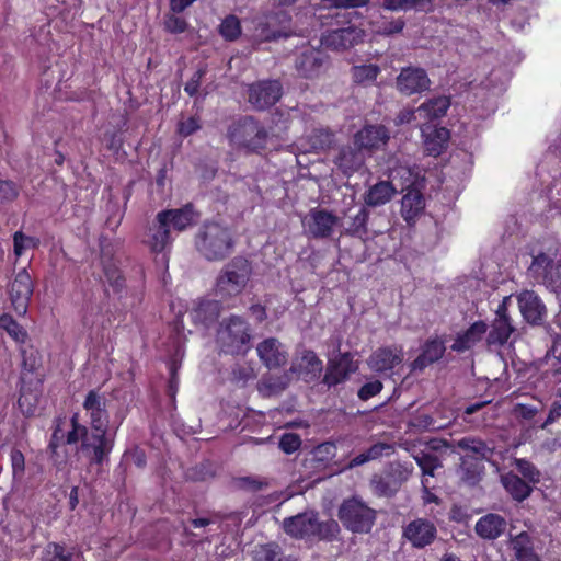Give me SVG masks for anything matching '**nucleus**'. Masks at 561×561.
Segmentation results:
<instances>
[{
  "mask_svg": "<svg viewBox=\"0 0 561 561\" xmlns=\"http://www.w3.org/2000/svg\"><path fill=\"white\" fill-rule=\"evenodd\" d=\"M237 242L238 237L231 228L215 221L204 222L194 238L196 251L208 262H219L230 256Z\"/></svg>",
  "mask_w": 561,
  "mask_h": 561,
  "instance_id": "nucleus-1",
  "label": "nucleus"
},
{
  "mask_svg": "<svg viewBox=\"0 0 561 561\" xmlns=\"http://www.w3.org/2000/svg\"><path fill=\"white\" fill-rule=\"evenodd\" d=\"M323 370L322 360L312 351H302L293 362L290 370L274 379L268 378L259 385V390L264 396H272L284 390L295 374L298 378L309 382L316 380Z\"/></svg>",
  "mask_w": 561,
  "mask_h": 561,
  "instance_id": "nucleus-2",
  "label": "nucleus"
},
{
  "mask_svg": "<svg viewBox=\"0 0 561 561\" xmlns=\"http://www.w3.org/2000/svg\"><path fill=\"white\" fill-rule=\"evenodd\" d=\"M283 529L287 535L294 538H327L339 530V525L334 520L321 523L317 513L307 511L285 518L283 520Z\"/></svg>",
  "mask_w": 561,
  "mask_h": 561,
  "instance_id": "nucleus-3",
  "label": "nucleus"
},
{
  "mask_svg": "<svg viewBox=\"0 0 561 561\" xmlns=\"http://www.w3.org/2000/svg\"><path fill=\"white\" fill-rule=\"evenodd\" d=\"M115 445V433L108 427L87 426L83 428V439L80 451L91 466H102L107 462Z\"/></svg>",
  "mask_w": 561,
  "mask_h": 561,
  "instance_id": "nucleus-4",
  "label": "nucleus"
},
{
  "mask_svg": "<svg viewBox=\"0 0 561 561\" xmlns=\"http://www.w3.org/2000/svg\"><path fill=\"white\" fill-rule=\"evenodd\" d=\"M245 288V256H234L219 272L215 294L221 300L236 297Z\"/></svg>",
  "mask_w": 561,
  "mask_h": 561,
  "instance_id": "nucleus-5",
  "label": "nucleus"
},
{
  "mask_svg": "<svg viewBox=\"0 0 561 561\" xmlns=\"http://www.w3.org/2000/svg\"><path fill=\"white\" fill-rule=\"evenodd\" d=\"M217 343L220 352L243 357L245 354V319L237 314L224 318L217 330Z\"/></svg>",
  "mask_w": 561,
  "mask_h": 561,
  "instance_id": "nucleus-6",
  "label": "nucleus"
},
{
  "mask_svg": "<svg viewBox=\"0 0 561 561\" xmlns=\"http://www.w3.org/2000/svg\"><path fill=\"white\" fill-rule=\"evenodd\" d=\"M558 250L534 255L528 272L538 283L554 293H561V261H554Z\"/></svg>",
  "mask_w": 561,
  "mask_h": 561,
  "instance_id": "nucleus-7",
  "label": "nucleus"
},
{
  "mask_svg": "<svg viewBox=\"0 0 561 561\" xmlns=\"http://www.w3.org/2000/svg\"><path fill=\"white\" fill-rule=\"evenodd\" d=\"M20 354L22 363L20 371V397L18 399V403L19 407L23 409L26 391L31 390L34 382H36V385H42L43 382V376L39 374L43 362L39 351L33 345L21 346ZM22 411L26 414H31L33 412L32 409Z\"/></svg>",
  "mask_w": 561,
  "mask_h": 561,
  "instance_id": "nucleus-8",
  "label": "nucleus"
},
{
  "mask_svg": "<svg viewBox=\"0 0 561 561\" xmlns=\"http://www.w3.org/2000/svg\"><path fill=\"white\" fill-rule=\"evenodd\" d=\"M339 518L353 533H368L375 523L376 514L363 501L352 497L341 504Z\"/></svg>",
  "mask_w": 561,
  "mask_h": 561,
  "instance_id": "nucleus-9",
  "label": "nucleus"
},
{
  "mask_svg": "<svg viewBox=\"0 0 561 561\" xmlns=\"http://www.w3.org/2000/svg\"><path fill=\"white\" fill-rule=\"evenodd\" d=\"M33 291L34 285L31 275L26 268H22L14 276L9 289L12 307L19 316L26 313Z\"/></svg>",
  "mask_w": 561,
  "mask_h": 561,
  "instance_id": "nucleus-10",
  "label": "nucleus"
},
{
  "mask_svg": "<svg viewBox=\"0 0 561 561\" xmlns=\"http://www.w3.org/2000/svg\"><path fill=\"white\" fill-rule=\"evenodd\" d=\"M340 218L325 209L313 208L304 220L307 232L317 239L332 237Z\"/></svg>",
  "mask_w": 561,
  "mask_h": 561,
  "instance_id": "nucleus-11",
  "label": "nucleus"
},
{
  "mask_svg": "<svg viewBox=\"0 0 561 561\" xmlns=\"http://www.w3.org/2000/svg\"><path fill=\"white\" fill-rule=\"evenodd\" d=\"M144 243L150 249L157 257L161 255L162 264L167 267L169 262V252L172 247L171 230L164 222H158L157 217L148 228Z\"/></svg>",
  "mask_w": 561,
  "mask_h": 561,
  "instance_id": "nucleus-12",
  "label": "nucleus"
},
{
  "mask_svg": "<svg viewBox=\"0 0 561 561\" xmlns=\"http://www.w3.org/2000/svg\"><path fill=\"white\" fill-rule=\"evenodd\" d=\"M82 408L89 419V426L108 427L110 412L107 410V399L100 388L88 391L82 402Z\"/></svg>",
  "mask_w": 561,
  "mask_h": 561,
  "instance_id": "nucleus-13",
  "label": "nucleus"
},
{
  "mask_svg": "<svg viewBox=\"0 0 561 561\" xmlns=\"http://www.w3.org/2000/svg\"><path fill=\"white\" fill-rule=\"evenodd\" d=\"M282 96V84L277 80L260 81L250 87L248 101L257 110L274 105Z\"/></svg>",
  "mask_w": 561,
  "mask_h": 561,
  "instance_id": "nucleus-14",
  "label": "nucleus"
},
{
  "mask_svg": "<svg viewBox=\"0 0 561 561\" xmlns=\"http://www.w3.org/2000/svg\"><path fill=\"white\" fill-rule=\"evenodd\" d=\"M431 80L423 68L407 67L401 69L396 80L398 91L412 95L428 90Z\"/></svg>",
  "mask_w": 561,
  "mask_h": 561,
  "instance_id": "nucleus-15",
  "label": "nucleus"
},
{
  "mask_svg": "<svg viewBox=\"0 0 561 561\" xmlns=\"http://www.w3.org/2000/svg\"><path fill=\"white\" fill-rule=\"evenodd\" d=\"M198 219V213L194 209L193 204L188 203L180 208L164 209L157 214L158 222L168 225L175 231H184L194 226Z\"/></svg>",
  "mask_w": 561,
  "mask_h": 561,
  "instance_id": "nucleus-16",
  "label": "nucleus"
},
{
  "mask_svg": "<svg viewBox=\"0 0 561 561\" xmlns=\"http://www.w3.org/2000/svg\"><path fill=\"white\" fill-rule=\"evenodd\" d=\"M290 19L287 13L279 12L265 16L255 28L254 37L259 41H271L282 36H288Z\"/></svg>",
  "mask_w": 561,
  "mask_h": 561,
  "instance_id": "nucleus-17",
  "label": "nucleus"
},
{
  "mask_svg": "<svg viewBox=\"0 0 561 561\" xmlns=\"http://www.w3.org/2000/svg\"><path fill=\"white\" fill-rule=\"evenodd\" d=\"M260 360L268 368H278L287 363L288 352L285 345L275 337H267L256 346Z\"/></svg>",
  "mask_w": 561,
  "mask_h": 561,
  "instance_id": "nucleus-18",
  "label": "nucleus"
},
{
  "mask_svg": "<svg viewBox=\"0 0 561 561\" xmlns=\"http://www.w3.org/2000/svg\"><path fill=\"white\" fill-rule=\"evenodd\" d=\"M364 32L356 27H345L327 32L321 45L333 50H344L362 42Z\"/></svg>",
  "mask_w": 561,
  "mask_h": 561,
  "instance_id": "nucleus-19",
  "label": "nucleus"
},
{
  "mask_svg": "<svg viewBox=\"0 0 561 561\" xmlns=\"http://www.w3.org/2000/svg\"><path fill=\"white\" fill-rule=\"evenodd\" d=\"M390 139L389 131L382 125H366L354 135V146L365 151L381 149Z\"/></svg>",
  "mask_w": 561,
  "mask_h": 561,
  "instance_id": "nucleus-20",
  "label": "nucleus"
},
{
  "mask_svg": "<svg viewBox=\"0 0 561 561\" xmlns=\"http://www.w3.org/2000/svg\"><path fill=\"white\" fill-rule=\"evenodd\" d=\"M357 367V364L353 360L350 353L341 354L339 357L329 360L323 382L329 387L341 383L345 381L352 373H355Z\"/></svg>",
  "mask_w": 561,
  "mask_h": 561,
  "instance_id": "nucleus-21",
  "label": "nucleus"
},
{
  "mask_svg": "<svg viewBox=\"0 0 561 561\" xmlns=\"http://www.w3.org/2000/svg\"><path fill=\"white\" fill-rule=\"evenodd\" d=\"M506 299L507 298L499 305L496 317L493 320L491 330L488 334L486 342L490 346L504 345L514 331L511 319L507 314Z\"/></svg>",
  "mask_w": 561,
  "mask_h": 561,
  "instance_id": "nucleus-22",
  "label": "nucleus"
},
{
  "mask_svg": "<svg viewBox=\"0 0 561 561\" xmlns=\"http://www.w3.org/2000/svg\"><path fill=\"white\" fill-rule=\"evenodd\" d=\"M518 306L527 322L539 324L547 314V308L534 290H523L517 296Z\"/></svg>",
  "mask_w": 561,
  "mask_h": 561,
  "instance_id": "nucleus-23",
  "label": "nucleus"
},
{
  "mask_svg": "<svg viewBox=\"0 0 561 561\" xmlns=\"http://www.w3.org/2000/svg\"><path fill=\"white\" fill-rule=\"evenodd\" d=\"M325 58L322 51L314 48H306L297 57L295 68L298 75L306 79H313L320 76Z\"/></svg>",
  "mask_w": 561,
  "mask_h": 561,
  "instance_id": "nucleus-24",
  "label": "nucleus"
},
{
  "mask_svg": "<svg viewBox=\"0 0 561 561\" xmlns=\"http://www.w3.org/2000/svg\"><path fill=\"white\" fill-rule=\"evenodd\" d=\"M436 527L424 518H417L411 522L404 528V537L416 548H423L430 545L436 537Z\"/></svg>",
  "mask_w": 561,
  "mask_h": 561,
  "instance_id": "nucleus-25",
  "label": "nucleus"
},
{
  "mask_svg": "<svg viewBox=\"0 0 561 561\" xmlns=\"http://www.w3.org/2000/svg\"><path fill=\"white\" fill-rule=\"evenodd\" d=\"M402 360V350L397 346H388L376 350L367 359V365L371 370L382 373L394 368Z\"/></svg>",
  "mask_w": 561,
  "mask_h": 561,
  "instance_id": "nucleus-26",
  "label": "nucleus"
},
{
  "mask_svg": "<svg viewBox=\"0 0 561 561\" xmlns=\"http://www.w3.org/2000/svg\"><path fill=\"white\" fill-rule=\"evenodd\" d=\"M425 210V198L416 188H408L401 198L400 214L408 225H413Z\"/></svg>",
  "mask_w": 561,
  "mask_h": 561,
  "instance_id": "nucleus-27",
  "label": "nucleus"
},
{
  "mask_svg": "<svg viewBox=\"0 0 561 561\" xmlns=\"http://www.w3.org/2000/svg\"><path fill=\"white\" fill-rule=\"evenodd\" d=\"M220 311V301L203 298L194 304L190 316L194 323L209 327L218 320Z\"/></svg>",
  "mask_w": 561,
  "mask_h": 561,
  "instance_id": "nucleus-28",
  "label": "nucleus"
},
{
  "mask_svg": "<svg viewBox=\"0 0 561 561\" xmlns=\"http://www.w3.org/2000/svg\"><path fill=\"white\" fill-rule=\"evenodd\" d=\"M424 148L428 154L437 157L447 147L449 130L445 127L425 126L422 128Z\"/></svg>",
  "mask_w": 561,
  "mask_h": 561,
  "instance_id": "nucleus-29",
  "label": "nucleus"
},
{
  "mask_svg": "<svg viewBox=\"0 0 561 561\" xmlns=\"http://www.w3.org/2000/svg\"><path fill=\"white\" fill-rule=\"evenodd\" d=\"M488 325L483 321L472 323L465 332L459 333L456 336L455 342L451 345V350L458 353L470 350L482 340Z\"/></svg>",
  "mask_w": 561,
  "mask_h": 561,
  "instance_id": "nucleus-30",
  "label": "nucleus"
},
{
  "mask_svg": "<svg viewBox=\"0 0 561 561\" xmlns=\"http://www.w3.org/2000/svg\"><path fill=\"white\" fill-rule=\"evenodd\" d=\"M365 152L359 147H344L335 158V164L346 175H350L364 164Z\"/></svg>",
  "mask_w": 561,
  "mask_h": 561,
  "instance_id": "nucleus-31",
  "label": "nucleus"
},
{
  "mask_svg": "<svg viewBox=\"0 0 561 561\" xmlns=\"http://www.w3.org/2000/svg\"><path fill=\"white\" fill-rule=\"evenodd\" d=\"M476 533L483 539L499 538L506 529V520L497 514H486L476 523Z\"/></svg>",
  "mask_w": 561,
  "mask_h": 561,
  "instance_id": "nucleus-32",
  "label": "nucleus"
},
{
  "mask_svg": "<svg viewBox=\"0 0 561 561\" xmlns=\"http://www.w3.org/2000/svg\"><path fill=\"white\" fill-rule=\"evenodd\" d=\"M397 193V188L390 181H379L368 187L364 194L367 206L378 207L390 202Z\"/></svg>",
  "mask_w": 561,
  "mask_h": 561,
  "instance_id": "nucleus-33",
  "label": "nucleus"
},
{
  "mask_svg": "<svg viewBox=\"0 0 561 561\" xmlns=\"http://www.w3.org/2000/svg\"><path fill=\"white\" fill-rule=\"evenodd\" d=\"M401 447L411 454L417 466L421 468L424 478L434 477L436 469L442 467L439 458L425 450H416L415 445L409 442L401 444Z\"/></svg>",
  "mask_w": 561,
  "mask_h": 561,
  "instance_id": "nucleus-34",
  "label": "nucleus"
},
{
  "mask_svg": "<svg viewBox=\"0 0 561 561\" xmlns=\"http://www.w3.org/2000/svg\"><path fill=\"white\" fill-rule=\"evenodd\" d=\"M501 482L511 496L518 502L524 501L531 493V486L528 482L524 481L515 473L508 472L503 474Z\"/></svg>",
  "mask_w": 561,
  "mask_h": 561,
  "instance_id": "nucleus-35",
  "label": "nucleus"
},
{
  "mask_svg": "<svg viewBox=\"0 0 561 561\" xmlns=\"http://www.w3.org/2000/svg\"><path fill=\"white\" fill-rule=\"evenodd\" d=\"M217 474V466L210 460H204L186 470L185 477L193 482H208Z\"/></svg>",
  "mask_w": 561,
  "mask_h": 561,
  "instance_id": "nucleus-36",
  "label": "nucleus"
},
{
  "mask_svg": "<svg viewBox=\"0 0 561 561\" xmlns=\"http://www.w3.org/2000/svg\"><path fill=\"white\" fill-rule=\"evenodd\" d=\"M449 105V99L445 96H439L432 99L426 103H423L422 105L419 106L416 112L423 118L434 119L445 115Z\"/></svg>",
  "mask_w": 561,
  "mask_h": 561,
  "instance_id": "nucleus-37",
  "label": "nucleus"
},
{
  "mask_svg": "<svg viewBox=\"0 0 561 561\" xmlns=\"http://www.w3.org/2000/svg\"><path fill=\"white\" fill-rule=\"evenodd\" d=\"M0 329L16 343L23 345L28 339V333L11 314L2 313L0 316Z\"/></svg>",
  "mask_w": 561,
  "mask_h": 561,
  "instance_id": "nucleus-38",
  "label": "nucleus"
},
{
  "mask_svg": "<svg viewBox=\"0 0 561 561\" xmlns=\"http://www.w3.org/2000/svg\"><path fill=\"white\" fill-rule=\"evenodd\" d=\"M103 275L115 294H122L126 288V278L118 266V262L100 265Z\"/></svg>",
  "mask_w": 561,
  "mask_h": 561,
  "instance_id": "nucleus-39",
  "label": "nucleus"
},
{
  "mask_svg": "<svg viewBox=\"0 0 561 561\" xmlns=\"http://www.w3.org/2000/svg\"><path fill=\"white\" fill-rule=\"evenodd\" d=\"M445 352V345L440 340L428 341L423 353L415 359L414 365L423 367L427 364L438 360Z\"/></svg>",
  "mask_w": 561,
  "mask_h": 561,
  "instance_id": "nucleus-40",
  "label": "nucleus"
},
{
  "mask_svg": "<svg viewBox=\"0 0 561 561\" xmlns=\"http://www.w3.org/2000/svg\"><path fill=\"white\" fill-rule=\"evenodd\" d=\"M72 556L65 543L50 541L43 548L41 561H72Z\"/></svg>",
  "mask_w": 561,
  "mask_h": 561,
  "instance_id": "nucleus-41",
  "label": "nucleus"
},
{
  "mask_svg": "<svg viewBox=\"0 0 561 561\" xmlns=\"http://www.w3.org/2000/svg\"><path fill=\"white\" fill-rule=\"evenodd\" d=\"M336 456V446L331 442H325L311 451V460L317 463V468L327 467Z\"/></svg>",
  "mask_w": 561,
  "mask_h": 561,
  "instance_id": "nucleus-42",
  "label": "nucleus"
},
{
  "mask_svg": "<svg viewBox=\"0 0 561 561\" xmlns=\"http://www.w3.org/2000/svg\"><path fill=\"white\" fill-rule=\"evenodd\" d=\"M380 73V68L374 64H364L354 66L352 68V78L356 83L360 84H369L373 83L378 75Z\"/></svg>",
  "mask_w": 561,
  "mask_h": 561,
  "instance_id": "nucleus-43",
  "label": "nucleus"
},
{
  "mask_svg": "<svg viewBox=\"0 0 561 561\" xmlns=\"http://www.w3.org/2000/svg\"><path fill=\"white\" fill-rule=\"evenodd\" d=\"M413 472V466L411 463L392 462L389 465L386 474L389 480L394 482L398 488L405 482Z\"/></svg>",
  "mask_w": 561,
  "mask_h": 561,
  "instance_id": "nucleus-44",
  "label": "nucleus"
},
{
  "mask_svg": "<svg viewBox=\"0 0 561 561\" xmlns=\"http://www.w3.org/2000/svg\"><path fill=\"white\" fill-rule=\"evenodd\" d=\"M253 561H294L290 557H280L278 547L264 545L253 550Z\"/></svg>",
  "mask_w": 561,
  "mask_h": 561,
  "instance_id": "nucleus-45",
  "label": "nucleus"
},
{
  "mask_svg": "<svg viewBox=\"0 0 561 561\" xmlns=\"http://www.w3.org/2000/svg\"><path fill=\"white\" fill-rule=\"evenodd\" d=\"M225 382L233 389L245 388V367L241 362H236L225 376Z\"/></svg>",
  "mask_w": 561,
  "mask_h": 561,
  "instance_id": "nucleus-46",
  "label": "nucleus"
},
{
  "mask_svg": "<svg viewBox=\"0 0 561 561\" xmlns=\"http://www.w3.org/2000/svg\"><path fill=\"white\" fill-rule=\"evenodd\" d=\"M219 33L227 41L237 39L241 34L240 20L233 14L226 16L219 25Z\"/></svg>",
  "mask_w": 561,
  "mask_h": 561,
  "instance_id": "nucleus-47",
  "label": "nucleus"
},
{
  "mask_svg": "<svg viewBox=\"0 0 561 561\" xmlns=\"http://www.w3.org/2000/svg\"><path fill=\"white\" fill-rule=\"evenodd\" d=\"M457 447L463 450H470L481 458L489 459L492 455V449L488 447L482 440L466 437L457 442Z\"/></svg>",
  "mask_w": 561,
  "mask_h": 561,
  "instance_id": "nucleus-48",
  "label": "nucleus"
},
{
  "mask_svg": "<svg viewBox=\"0 0 561 561\" xmlns=\"http://www.w3.org/2000/svg\"><path fill=\"white\" fill-rule=\"evenodd\" d=\"M39 243L38 238L26 236L22 231H15L13 234V252L18 257L28 248L37 249Z\"/></svg>",
  "mask_w": 561,
  "mask_h": 561,
  "instance_id": "nucleus-49",
  "label": "nucleus"
},
{
  "mask_svg": "<svg viewBox=\"0 0 561 561\" xmlns=\"http://www.w3.org/2000/svg\"><path fill=\"white\" fill-rule=\"evenodd\" d=\"M227 137L232 147H245V121L239 118L237 122H233L228 128Z\"/></svg>",
  "mask_w": 561,
  "mask_h": 561,
  "instance_id": "nucleus-50",
  "label": "nucleus"
},
{
  "mask_svg": "<svg viewBox=\"0 0 561 561\" xmlns=\"http://www.w3.org/2000/svg\"><path fill=\"white\" fill-rule=\"evenodd\" d=\"M310 148L314 151L325 150L334 142V135L327 129H316L310 136Z\"/></svg>",
  "mask_w": 561,
  "mask_h": 561,
  "instance_id": "nucleus-51",
  "label": "nucleus"
},
{
  "mask_svg": "<svg viewBox=\"0 0 561 561\" xmlns=\"http://www.w3.org/2000/svg\"><path fill=\"white\" fill-rule=\"evenodd\" d=\"M70 431L65 434V445H76L78 443L82 444L83 439V428H87V425L81 424L79 421V414L73 413L70 417Z\"/></svg>",
  "mask_w": 561,
  "mask_h": 561,
  "instance_id": "nucleus-52",
  "label": "nucleus"
},
{
  "mask_svg": "<svg viewBox=\"0 0 561 561\" xmlns=\"http://www.w3.org/2000/svg\"><path fill=\"white\" fill-rule=\"evenodd\" d=\"M371 486L374 492L380 496L392 495L399 490L398 485H394V482L389 480L386 473L383 476H375L371 479Z\"/></svg>",
  "mask_w": 561,
  "mask_h": 561,
  "instance_id": "nucleus-53",
  "label": "nucleus"
},
{
  "mask_svg": "<svg viewBox=\"0 0 561 561\" xmlns=\"http://www.w3.org/2000/svg\"><path fill=\"white\" fill-rule=\"evenodd\" d=\"M20 186L12 180H0V199L2 203H12L20 195Z\"/></svg>",
  "mask_w": 561,
  "mask_h": 561,
  "instance_id": "nucleus-54",
  "label": "nucleus"
},
{
  "mask_svg": "<svg viewBox=\"0 0 561 561\" xmlns=\"http://www.w3.org/2000/svg\"><path fill=\"white\" fill-rule=\"evenodd\" d=\"M518 472L530 483H537L540 480V472L526 459H515Z\"/></svg>",
  "mask_w": 561,
  "mask_h": 561,
  "instance_id": "nucleus-55",
  "label": "nucleus"
},
{
  "mask_svg": "<svg viewBox=\"0 0 561 561\" xmlns=\"http://www.w3.org/2000/svg\"><path fill=\"white\" fill-rule=\"evenodd\" d=\"M367 219V210L365 208H360L358 213L352 218V224L346 228V232L356 236L364 234L366 232Z\"/></svg>",
  "mask_w": 561,
  "mask_h": 561,
  "instance_id": "nucleus-56",
  "label": "nucleus"
},
{
  "mask_svg": "<svg viewBox=\"0 0 561 561\" xmlns=\"http://www.w3.org/2000/svg\"><path fill=\"white\" fill-rule=\"evenodd\" d=\"M207 73V66L203 65L193 73L191 79L185 83L184 91L190 96H196L202 85V80Z\"/></svg>",
  "mask_w": 561,
  "mask_h": 561,
  "instance_id": "nucleus-57",
  "label": "nucleus"
},
{
  "mask_svg": "<svg viewBox=\"0 0 561 561\" xmlns=\"http://www.w3.org/2000/svg\"><path fill=\"white\" fill-rule=\"evenodd\" d=\"M100 254L99 261L100 265L116 263L118 260L116 259V247L110 240H100Z\"/></svg>",
  "mask_w": 561,
  "mask_h": 561,
  "instance_id": "nucleus-58",
  "label": "nucleus"
},
{
  "mask_svg": "<svg viewBox=\"0 0 561 561\" xmlns=\"http://www.w3.org/2000/svg\"><path fill=\"white\" fill-rule=\"evenodd\" d=\"M278 446L285 454H293L301 446L300 436L295 433H285L280 436Z\"/></svg>",
  "mask_w": 561,
  "mask_h": 561,
  "instance_id": "nucleus-59",
  "label": "nucleus"
},
{
  "mask_svg": "<svg viewBox=\"0 0 561 561\" xmlns=\"http://www.w3.org/2000/svg\"><path fill=\"white\" fill-rule=\"evenodd\" d=\"M394 453L393 445L387 444V443H377L374 444L371 447H369L366 450V454L369 458V460H376L379 459L382 456H390Z\"/></svg>",
  "mask_w": 561,
  "mask_h": 561,
  "instance_id": "nucleus-60",
  "label": "nucleus"
},
{
  "mask_svg": "<svg viewBox=\"0 0 561 561\" xmlns=\"http://www.w3.org/2000/svg\"><path fill=\"white\" fill-rule=\"evenodd\" d=\"M164 28L171 34H181L186 31L187 22L183 18L172 14L165 18Z\"/></svg>",
  "mask_w": 561,
  "mask_h": 561,
  "instance_id": "nucleus-61",
  "label": "nucleus"
},
{
  "mask_svg": "<svg viewBox=\"0 0 561 561\" xmlns=\"http://www.w3.org/2000/svg\"><path fill=\"white\" fill-rule=\"evenodd\" d=\"M201 128L199 118L191 116L185 121H181L178 124V133L182 137H188Z\"/></svg>",
  "mask_w": 561,
  "mask_h": 561,
  "instance_id": "nucleus-62",
  "label": "nucleus"
},
{
  "mask_svg": "<svg viewBox=\"0 0 561 561\" xmlns=\"http://www.w3.org/2000/svg\"><path fill=\"white\" fill-rule=\"evenodd\" d=\"M10 459H11L13 476L22 477L25 471V457H24L23 453L19 449H12Z\"/></svg>",
  "mask_w": 561,
  "mask_h": 561,
  "instance_id": "nucleus-63",
  "label": "nucleus"
},
{
  "mask_svg": "<svg viewBox=\"0 0 561 561\" xmlns=\"http://www.w3.org/2000/svg\"><path fill=\"white\" fill-rule=\"evenodd\" d=\"M389 176L392 179V181H396L397 179H401L402 185H407L408 187L414 183V175L410 168L408 167H398L396 169H392L390 171Z\"/></svg>",
  "mask_w": 561,
  "mask_h": 561,
  "instance_id": "nucleus-64",
  "label": "nucleus"
}]
</instances>
